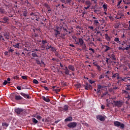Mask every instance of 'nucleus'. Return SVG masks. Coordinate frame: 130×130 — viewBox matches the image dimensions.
Wrapping results in <instances>:
<instances>
[{
    "mask_svg": "<svg viewBox=\"0 0 130 130\" xmlns=\"http://www.w3.org/2000/svg\"><path fill=\"white\" fill-rule=\"evenodd\" d=\"M15 112H16L17 114L24 116L26 113V110L22 108H17L15 109Z\"/></svg>",
    "mask_w": 130,
    "mask_h": 130,
    "instance_id": "obj_1",
    "label": "nucleus"
},
{
    "mask_svg": "<svg viewBox=\"0 0 130 130\" xmlns=\"http://www.w3.org/2000/svg\"><path fill=\"white\" fill-rule=\"evenodd\" d=\"M113 103H114V106H115V107H118V108L122 107V105H123V103H124L122 100L113 101Z\"/></svg>",
    "mask_w": 130,
    "mask_h": 130,
    "instance_id": "obj_2",
    "label": "nucleus"
},
{
    "mask_svg": "<svg viewBox=\"0 0 130 130\" xmlns=\"http://www.w3.org/2000/svg\"><path fill=\"white\" fill-rule=\"evenodd\" d=\"M75 38H76V39H75V44L79 45L80 46H83V45H84V43H85V42H84V40H83V39H77V37H75Z\"/></svg>",
    "mask_w": 130,
    "mask_h": 130,
    "instance_id": "obj_3",
    "label": "nucleus"
},
{
    "mask_svg": "<svg viewBox=\"0 0 130 130\" xmlns=\"http://www.w3.org/2000/svg\"><path fill=\"white\" fill-rule=\"evenodd\" d=\"M114 124L115 126H117V127H119V126H120L121 128H123L124 127V124L121 123L120 122L117 121H114Z\"/></svg>",
    "mask_w": 130,
    "mask_h": 130,
    "instance_id": "obj_4",
    "label": "nucleus"
},
{
    "mask_svg": "<svg viewBox=\"0 0 130 130\" xmlns=\"http://www.w3.org/2000/svg\"><path fill=\"white\" fill-rule=\"evenodd\" d=\"M67 126L70 128H75L77 127V122H72L67 124Z\"/></svg>",
    "mask_w": 130,
    "mask_h": 130,
    "instance_id": "obj_5",
    "label": "nucleus"
},
{
    "mask_svg": "<svg viewBox=\"0 0 130 130\" xmlns=\"http://www.w3.org/2000/svg\"><path fill=\"white\" fill-rule=\"evenodd\" d=\"M4 37H5V39L7 40H9L10 39V32H5L3 34Z\"/></svg>",
    "mask_w": 130,
    "mask_h": 130,
    "instance_id": "obj_6",
    "label": "nucleus"
},
{
    "mask_svg": "<svg viewBox=\"0 0 130 130\" xmlns=\"http://www.w3.org/2000/svg\"><path fill=\"white\" fill-rule=\"evenodd\" d=\"M108 57L111 58L112 60H116V56L114 54H108Z\"/></svg>",
    "mask_w": 130,
    "mask_h": 130,
    "instance_id": "obj_7",
    "label": "nucleus"
},
{
    "mask_svg": "<svg viewBox=\"0 0 130 130\" xmlns=\"http://www.w3.org/2000/svg\"><path fill=\"white\" fill-rule=\"evenodd\" d=\"M84 88L85 89V90H91V89H92V85L89 84V83H86L85 84V86L84 85Z\"/></svg>",
    "mask_w": 130,
    "mask_h": 130,
    "instance_id": "obj_8",
    "label": "nucleus"
},
{
    "mask_svg": "<svg viewBox=\"0 0 130 130\" xmlns=\"http://www.w3.org/2000/svg\"><path fill=\"white\" fill-rule=\"evenodd\" d=\"M97 119H99L100 121H104L105 120V117L102 115H98L96 116Z\"/></svg>",
    "mask_w": 130,
    "mask_h": 130,
    "instance_id": "obj_9",
    "label": "nucleus"
},
{
    "mask_svg": "<svg viewBox=\"0 0 130 130\" xmlns=\"http://www.w3.org/2000/svg\"><path fill=\"white\" fill-rule=\"evenodd\" d=\"M20 94L24 98H27V99H30V96L28 94H26L24 92H20Z\"/></svg>",
    "mask_w": 130,
    "mask_h": 130,
    "instance_id": "obj_10",
    "label": "nucleus"
},
{
    "mask_svg": "<svg viewBox=\"0 0 130 130\" xmlns=\"http://www.w3.org/2000/svg\"><path fill=\"white\" fill-rule=\"evenodd\" d=\"M15 100H16V101H20V100H22L23 97H22L20 95H15Z\"/></svg>",
    "mask_w": 130,
    "mask_h": 130,
    "instance_id": "obj_11",
    "label": "nucleus"
},
{
    "mask_svg": "<svg viewBox=\"0 0 130 130\" xmlns=\"http://www.w3.org/2000/svg\"><path fill=\"white\" fill-rule=\"evenodd\" d=\"M62 70H63L64 71L65 75H70V70H69V68L68 67H65L64 68H62Z\"/></svg>",
    "mask_w": 130,
    "mask_h": 130,
    "instance_id": "obj_12",
    "label": "nucleus"
},
{
    "mask_svg": "<svg viewBox=\"0 0 130 130\" xmlns=\"http://www.w3.org/2000/svg\"><path fill=\"white\" fill-rule=\"evenodd\" d=\"M118 16H119V17H118L117 16H116V19L120 20V19H121L122 17H124V14L122 13V12H120L118 14Z\"/></svg>",
    "mask_w": 130,
    "mask_h": 130,
    "instance_id": "obj_13",
    "label": "nucleus"
},
{
    "mask_svg": "<svg viewBox=\"0 0 130 130\" xmlns=\"http://www.w3.org/2000/svg\"><path fill=\"white\" fill-rule=\"evenodd\" d=\"M9 17L5 16L3 18L2 23H9Z\"/></svg>",
    "mask_w": 130,
    "mask_h": 130,
    "instance_id": "obj_14",
    "label": "nucleus"
},
{
    "mask_svg": "<svg viewBox=\"0 0 130 130\" xmlns=\"http://www.w3.org/2000/svg\"><path fill=\"white\" fill-rule=\"evenodd\" d=\"M42 99H43V100H44V101H45V102H50V100L48 99L47 96L45 97L44 96H42Z\"/></svg>",
    "mask_w": 130,
    "mask_h": 130,
    "instance_id": "obj_15",
    "label": "nucleus"
},
{
    "mask_svg": "<svg viewBox=\"0 0 130 130\" xmlns=\"http://www.w3.org/2000/svg\"><path fill=\"white\" fill-rule=\"evenodd\" d=\"M54 31L55 32V37H57V35H60V31L58 30V27H57V29H54Z\"/></svg>",
    "mask_w": 130,
    "mask_h": 130,
    "instance_id": "obj_16",
    "label": "nucleus"
},
{
    "mask_svg": "<svg viewBox=\"0 0 130 130\" xmlns=\"http://www.w3.org/2000/svg\"><path fill=\"white\" fill-rule=\"evenodd\" d=\"M64 121L65 122H67L68 121H73V117H72L71 116H69L64 119Z\"/></svg>",
    "mask_w": 130,
    "mask_h": 130,
    "instance_id": "obj_17",
    "label": "nucleus"
},
{
    "mask_svg": "<svg viewBox=\"0 0 130 130\" xmlns=\"http://www.w3.org/2000/svg\"><path fill=\"white\" fill-rule=\"evenodd\" d=\"M68 69L70 71H72V72H75V67L73 65H69L68 66Z\"/></svg>",
    "mask_w": 130,
    "mask_h": 130,
    "instance_id": "obj_18",
    "label": "nucleus"
},
{
    "mask_svg": "<svg viewBox=\"0 0 130 130\" xmlns=\"http://www.w3.org/2000/svg\"><path fill=\"white\" fill-rule=\"evenodd\" d=\"M62 108V111H68L69 110V106L68 105H64L63 108Z\"/></svg>",
    "mask_w": 130,
    "mask_h": 130,
    "instance_id": "obj_19",
    "label": "nucleus"
},
{
    "mask_svg": "<svg viewBox=\"0 0 130 130\" xmlns=\"http://www.w3.org/2000/svg\"><path fill=\"white\" fill-rule=\"evenodd\" d=\"M112 78H113V79H115V78H118V77L119 76V73H112Z\"/></svg>",
    "mask_w": 130,
    "mask_h": 130,
    "instance_id": "obj_20",
    "label": "nucleus"
},
{
    "mask_svg": "<svg viewBox=\"0 0 130 130\" xmlns=\"http://www.w3.org/2000/svg\"><path fill=\"white\" fill-rule=\"evenodd\" d=\"M104 47L106 48V49H105V52H107L108 50H110V49H111V47L107 45H105Z\"/></svg>",
    "mask_w": 130,
    "mask_h": 130,
    "instance_id": "obj_21",
    "label": "nucleus"
},
{
    "mask_svg": "<svg viewBox=\"0 0 130 130\" xmlns=\"http://www.w3.org/2000/svg\"><path fill=\"white\" fill-rule=\"evenodd\" d=\"M24 4H25V6H26V7H27V8L30 7V6H31V4L29 3V2H28V0H26L24 2Z\"/></svg>",
    "mask_w": 130,
    "mask_h": 130,
    "instance_id": "obj_22",
    "label": "nucleus"
},
{
    "mask_svg": "<svg viewBox=\"0 0 130 130\" xmlns=\"http://www.w3.org/2000/svg\"><path fill=\"white\" fill-rule=\"evenodd\" d=\"M22 12H23V16H24V17H27V15L28 14V12H27V10L24 9Z\"/></svg>",
    "mask_w": 130,
    "mask_h": 130,
    "instance_id": "obj_23",
    "label": "nucleus"
},
{
    "mask_svg": "<svg viewBox=\"0 0 130 130\" xmlns=\"http://www.w3.org/2000/svg\"><path fill=\"white\" fill-rule=\"evenodd\" d=\"M103 8H104V12H107V4L106 3L103 5Z\"/></svg>",
    "mask_w": 130,
    "mask_h": 130,
    "instance_id": "obj_24",
    "label": "nucleus"
},
{
    "mask_svg": "<svg viewBox=\"0 0 130 130\" xmlns=\"http://www.w3.org/2000/svg\"><path fill=\"white\" fill-rule=\"evenodd\" d=\"M20 45H21V43H17L16 45H13V46L15 48H20Z\"/></svg>",
    "mask_w": 130,
    "mask_h": 130,
    "instance_id": "obj_25",
    "label": "nucleus"
},
{
    "mask_svg": "<svg viewBox=\"0 0 130 130\" xmlns=\"http://www.w3.org/2000/svg\"><path fill=\"white\" fill-rule=\"evenodd\" d=\"M105 39H106V40L107 41H110V40H111L110 37H109L108 35L105 34Z\"/></svg>",
    "mask_w": 130,
    "mask_h": 130,
    "instance_id": "obj_26",
    "label": "nucleus"
},
{
    "mask_svg": "<svg viewBox=\"0 0 130 130\" xmlns=\"http://www.w3.org/2000/svg\"><path fill=\"white\" fill-rule=\"evenodd\" d=\"M125 89L126 91H130V84H128L125 85Z\"/></svg>",
    "mask_w": 130,
    "mask_h": 130,
    "instance_id": "obj_27",
    "label": "nucleus"
},
{
    "mask_svg": "<svg viewBox=\"0 0 130 130\" xmlns=\"http://www.w3.org/2000/svg\"><path fill=\"white\" fill-rule=\"evenodd\" d=\"M0 13L1 14H5V13H6V11L4 8L0 7Z\"/></svg>",
    "mask_w": 130,
    "mask_h": 130,
    "instance_id": "obj_28",
    "label": "nucleus"
},
{
    "mask_svg": "<svg viewBox=\"0 0 130 130\" xmlns=\"http://www.w3.org/2000/svg\"><path fill=\"white\" fill-rule=\"evenodd\" d=\"M31 120L33 122V123H35V124H36L37 123H38V120H37L36 118H32L31 119Z\"/></svg>",
    "mask_w": 130,
    "mask_h": 130,
    "instance_id": "obj_29",
    "label": "nucleus"
},
{
    "mask_svg": "<svg viewBox=\"0 0 130 130\" xmlns=\"http://www.w3.org/2000/svg\"><path fill=\"white\" fill-rule=\"evenodd\" d=\"M7 84L9 85H10V84H11V82H8V81H7V80H5L4 82L3 83V85L4 86H6V85H7Z\"/></svg>",
    "mask_w": 130,
    "mask_h": 130,
    "instance_id": "obj_30",
    "label": "nucleus"
},
{
    "mask_svg": "<svg viewBox=\"0 0 130 130\" xmlns=\"http://www.w3.org/2000/svg\"><path fill=\"white\" fill-rule=\"evenodd\" d=\"M117 80L118 82H123V78L122 77H120V76L117 77Z\"/></svg>",
    "mask_w": 130,
    "mask_h": 130,
    "instance_id": "obj_31",
    "label": "nucleus"
},
{
    "mask_svg": "<svg viewBox=\"0 0 130 130\" xmlns=\"http://www.w3.org/2000/svg\"><path fill=\"white\" fill-rule=\"evenodd\" d=\"M123 82H127V81H129V77H126L123 78Z\"/></svg>",
    "mask_w": 130,
    "mask_h": 130,
    "instance_id": "obj_32",
    "label": "nucleus"
},
{
    "mask_svg": "<svg viewBox=\"0 0 130 130\" xmlns=\"http://www.w3.org/2000/svg\"><path fill=\"white\" fill-rule=\"evenodd\" d=\"M94 66H95V67H96L98 71L99 72H101V67H100V66L98 65V64H95Z\"/></svg>",
    "mask_w": 130,
    "mask_h": 130,
    "instance_id": "obj_33",
    "label": "nucleus"
},
{
    "mask_svg": "<svg viewBox=\"0 0 130 130\" xmlns=\"http://www.w3.org/2000/svg\"><path fill=\"white\" fill-rule=\"evenodd\" d=\"M35 60L37 64H41V62L40 61V60H39V59H38V58H36Z\"/></svg>",
    "mask_w": 130,
    "mask_h": 130,
    "instance_id": "obj_34",
    "label": "nucleus"
},
{
    "mask_svg": "<svg viewBox=\"0 0 130 130\" xmlns=\"http://www.w3.org/2000/svg\"><path fill=\"white\" fill-rule=\"evenodd\" d=\"M31 56H32L33 57H38V55H37V54L36 53V52L32 53H31Z\"/></svg>",
    "mask_w": 130,
    "mask_h": 130,
    "instance_id": "obj_35",
    "label": "nucleus"
},
{
    "mask_svg": "<svg viewBox=\"0 0 130 130\" xmlns=\"http://www.w3.org/2000/svg\"><path fill=\"white\" fill-rule=\"evenodd\" d=\"M44 6H45V8H46L47 9H48V10L50 9V6L48 5V4L45 3V4H44Z\"/></svg>",
    "mask_w": 130,
    "mask_h": 130,
    "instance_id": "obj_36",
    "label": "nucleus"
},
{
    "mask_svg": "<svg viewBox=\"0 0 130 130\" xmlns=\"http://www.w3.org/2000/svg\"><path fill=\"white\" fill-rule=\"evenodd\" d=\"M93 22L94 25H98V24H99V22L97 20H93Z\"/></svg>",
    "mask_w": 130,
    "mask_h": 130,
    "instance_id": "obj_37",
    "label": "nucleus"
},
{
    "mask_svg": "<svg viewBox=\"0 0 130 130\" xmlns=\"http://www.w3.org/2000/svg\"><path fill=\"white\" fill-rule=\"evenodd\" d=\"M32 83L34 84H39V82H38V81L36 79H34L32 81Z\"/></svg>",
    "mask_w": 130,
    "mask_h": 130,
    "instance_id": "obj_38",
    "label": "nucleus"
},
{
    "mask_svg": "<svg viewBox=\"0 0 130 130\" xmlns=\"http://www.w3.org/2000/svg\"><path fill=\"white\" fill-rule=\"evenodd\" d=\"M117 89H118V87L116 86L112 87V90H113V91H116Z\"/></svg>",
    "mask_w": 130,
    "mask_h": 130,
    "instance_id": "obj_39",
    "label": "nucleus"
},
{
    "mask_svg": "<svg viewBox=\"0 0 130 130\" xmlns=\"http://www.w3.org/2000/svg\"><path fill=\"white\" fill-rule=\"evenodd\" d=\"M94 13H95V14H96L97 15H99V14H100V11H99V10H94L93 11Z\"/></svg>",
    "mask_w": 130,
    "mask_h": 130,
    "instance_id": "obj_40",
    "label": "nucleus"
},
{
    "mask_svg": "<svg viewBox=\"0 0 130 130\" xmlns=\"http://www.w3.org/2000/svg\"><path fill=\"white\" fill-rule=\"evenodd\" d=\"M42 43L43 44V45H45L46 43H47V41L46 40H43L42 41Z\"/></svg>",
    "mask_w": 130,
    "mask_h": 130,
    "instance_id": "obj_41",
    "label": "nucleus"
},
{
    "mask_svg": "<svg viewBox=\"0 0 130 130\" xmlns=\"http://www.w3.org/2000/svg\"><path fill=\"white\" fill-rule=\"evenodd\" d=\"M82 46V49H84V50H86V49H87V46H86V44H85V43H84V44L83 46Z\"/></svg>",
    "mask_w": 130,
    "mask_h": 130,
    "instance_id": "obj_42",
    "label": "nucleus"
},
{
    "mask_svg": "<svg viewBox=\"0 0 130 130\" xmlns=\"http://www.w3.org/2000/svg\"><path fill=\"white\" fill-rule=\"evenodd\" d=\"M102 88H104V87L100 84L98 85V89L101 90Z\"/></svg>",
    "mask_w": 130,
    "mask_h": 130,
    "instance_id": "obj_43",
    "label": "nucleus"
},
{
    "mask_svg": "<svg viewBox=\"0 0 130 130\" xmlns=\"http://www.w3.org/2000/svg\"><path fill=\"white\" fill-rule=\"evenodd\" d=\"M126 45V42L124 41H123L122 43L121 44V45L122 46V47H123V46H124L125 45Z\"/></svg>",
    "mask_w": 130,
    "mask_h": 130,
    "instance_id": "obj_44",
    "label": "nucleus"
},
{
    "mask_svg": "<svg viewBox=\"0 0 130 130\" xmlns=\"http://www.w3.org/2000/svg\"><path fill=\"white\" fill-rule=\"evenodd\" d=\"M119 41V38H115V39H114V41H115V42H118Z\"/></svg>",
    "mask_w": 130,
    "mask_h": 130,
    "instance_id": "obj_45",
    "label": "nucleus"
},
{
    "mask_svg": "<svg viewBox=\"0 0 130 130\" xmlns=\"http://www.w3.org/2000/svg\"><path fill=\"white\" fill-rule=\"evenodd\" d=\"M0 40H3V41H6V40H5V38H4V37L2 35H0Z\"/></svg>",
    "mask_w": 130,
    "mask_h": 130,
    "instance_id": "obj_46",
    "label": "nucleus"
},
{
    "mask_svg": "<svg viewBox=\"0 0 130 130\" xmlns=\"http://www.w3.org/2000/svg\"><path fill=\"white\" fill-rule=\"evenodd\" d=\"M12 79H13V80H18L19 79V76L13 77Z\"/></svg>",
    "mask_w": 130,
    "mask_h": 130,
    "instance_id": "obj_47",
    "label": "nucleus"
},
{
    "mask_svg": "<svg viewBox=\"0 0 130 130\" xmlns=\"http://www.w3.org/2000/svg\"><path fill=\"white\" fill-rule=\"evenodd\" d=\"M47 47L45 48L46 50H48V49H50L51 47V45H47Z\"/></svg>",
    "mask_w": 130,
    "mask_h": 130,
    "instance_id": "obj_48",
    "label": "nucleus"
},
{
    "mask_svg": "<svg viewBox=\"0 0 130 130\" xmlns=\"http://www.w3.org/2000/svg\"><path fill=\"white\" fill-rule=\"evenodd\" d=\"M43 88L46 90V91H48V88L46 86H43V85H41Z\"/></svg>",
    "mask_w": 130,
    "mask_h": 130,
    "instance_id": "obj_49",
    "label": "nucleus"
},
{
    "mask_svg": "<svg viewBox=\"0 0 130 130\" xmlns=\"http://www.w3.org/2000/svg\"><path fill=\"white\" fill-rule=\"evenodd\" d=\"M53 91H54L55 92H56V93H57V92H60V89H53Z\"/></svg>",
    "mask_w": 130,
    "mask_h": 130,
    "instance_id": "obj_50",
    "label": "nucleus"
},
{
    "mask_svg": "<svg viewBox=\"0 0 130 130\" xmlns=\"http://www.w3.org/2000/svg\"><path fill=\"white\" fill-rule=\"evenodd\" d=\"M50 49L51 50V51H56V50H55V48L54 47H52L51 46V47L50 48Z\"/></svg>",
    "mask_w": 130,
    "mask_h": 130,
    "instance_id": "obj_51",
    "label": "nucleus"
},
{
    "mask_svg": "<svg viewBox=\"0 0 130 130\" xmlns=\"http://www.w3.org/2000/svg\"><path fill=\"white\" fill-rule=\"evenodd\" d=\"M36 117H37V119H38L39 120H40V119H41V118H42V117H41V116H40V115H37Z\"/></svg>",
    "mask_w": 130,
    "mask_h": 130,
    "instance_id": "obj_52",
    "label": "nucleus"
},
{
    "mask_svg": "<svg viewBox=\"0 0 130 130\" xmlns=\"http://www.w3.org/2000/svg\"><path fill=\"white\" fill-rule=\"evenodd\" d=\"M88 81L90 84H91V85L92 84H94V83H95V81H92L91 80H89Z\"/></svg>",
    "mask_w": 130,
    "mask_h": 130,
    "instance_id": "obj_53",
    "label": "nucleus"
},
{
    "mask_svg": "<svg viewBox=\"0 0 130 130\" xmlns=\"http://www.w3.org/2000/svg\"><path fill=\"white\" fill-rule=\"evenodd\" d=\"M76 88H80L81 87V84L80 83L77 84L75 85Z\"/></svg>",
    "mask_w": 130,
    "mask_h": 130,
    "instance_id": "obj_54",
    "label": "nucleus"
},
{
    "mask_svg": "<svg viewBox=\"0 0 130 130\" xmlns=\"http://www.w3.org/2000/svg\"><path fill=\"white\" fill-rule=\"evenodd\" d=\"M89 50H91L92 51V53H95V50H94L93 48H90L89 49Z\"/></svg>",
    "mask_w": 130,
    "mask_h": 130,
    "instance_id": "obj_55",
    "label": "nucleus"
},
{
    "mask_svg": "<svg viewBox=\"0 0 130 130\" xmlns=\"http://www.w3.org/2000/svg\"><path fill=\"white\" fill-rule=\"evenodd\" d=\"M3 125H5V126H6V127H8V126H9V124L7 123H2Z\"/></svg>",
    "mask_w": 130,
    "mask_h": 130,
    "instance_id": "obj_56",
    "label": "nucleus"
},
{
    "mask_svg": "<svg viewBox=\"0 0 130 130\" xmlns=\"http://www.w3.org/2000/svg\"><path fill=\"white\" fill-rule=\"evenodd\" d=\"M21 78L23 80H27V76H22Z\"/></svg>",
    "mask_w": 130,
    "mask_h": 130,
    "instance_id": "obj_57",
    "label": "nucleus"
},
{
    "mask_svg": "<svg viewBox=\"0 0 130 130\" xmlns=\"http://www.w3.org/2000/svg\"><path fill=\"white\" fill-rule=\"evenodd\" d=\"M101 93V90L100 89H99V88H98L97 90H96V94H99Z\"/></svg>",
    "mask_w": 130,
    "mask_h": 130,
    "instance_id": "obj_58",
    "label": "nucleus"
},
{
    "mask_svg": "<svg viewBox=\"0 0 130 130\" xmlns=\"http://www.w3.org/2000/svg\"><path fill=\"white\" fill-rule=\"evenodd\" d=\"M122 91L124 94H129V92H128L126 90H123Z\"/></svg>",
    "mask_w": 130,
    "mask_h": 130,
    "instance_id": "obj_59",
    "label": "nucleus"
},
{
    "mask_svg": "<svg viewBox=\"0 0 130 130\" xmlns=\"http://www.w3.org/2000/svg\"><path fill=\"white\" fill-rule=\"evenodd\" d=\"M86 5H88V6H90L91 5V2L89 1H86Z\"/></svg>",
    "mask_w": 130,
    "mask_h": 130,
    "instance_id": "obj_60",
    "label": "nucleus"
},
{
    "mask_svg": "<svg viewBox=\"0 0 130 130\" xmlns=\"http://www.w3.org/2000/svg\"><path fill=\"white\" fill-rule=\"evenodd\" d=\"M17 90H22V87L21 86H17Z\"/></svg>",
    "mask_w": 130,
    "mask_h": 130,
    "instance_id": "obj_61",
    "label": "nucleus"
},
{
    "mask_svg": "<svg viewBox=\"0 0 130 130\" xmlns=\"http://www.w3.org/2000/svg\"><path fill=\"white\" fill-rule=\"evenodd\" d=\"M55 55L56 56H57V57H59V54L58 53V52H56L55 53Z\"/></svg>",
    "mask_w": 130,
    "mask_h": 130,
    "instance_id": "obj_62",
    "label": "nucleus"
},
{
    "mask_svg": "<svg viewBox=\"0 0 130 130\" xmlns=\"http://www.w3.org/2000/svg\"><path fill=\"white\" fill-rule=\"evenodd\" d=\"M67 4H71L72 3V0H66Z\"/></svg>",
    "mask_w": 130,
    "mask_h": 130,
    "instance_id": "obj_63",
    "label": "nucleus"
},
{
    "mask_svg": "<svg viewBox=\"0 0 130 130\" xmlns=\"http://www.w3.org/2000/svg\"><path fill=\"white\" fill-rule=\"evenodd\" d=\"M109 59H110V58H106V61L107 63H109Z\"/></svg>",
    "mask_w": 130,
    "mask_h": 130,
    "instance_id": "obj_64",
    "label": "nucleus"
}]
</instances>
